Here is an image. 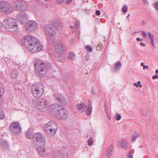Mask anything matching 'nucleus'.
Returning a JSON list of instances; mask_svg holds the SVG:
<instances>
[{
    "instance_id": "obj_1",
    "label": "nucleus",
    "mask_w": 158,
    "mask_h": 158,
    "mask_svg": "<svg viewBox=\"0 0 158 158\" xmlns=\"http://www.w3.org/2000/svg\"><path fill=\"white\" fill-rule=\"evenodd\" d=\"M23 42L27 48L33 52H38L42 48L41 43L36 38L28 35L24 37Z\"/></svg>"
},
{
    "instance_id": "obj_2",
    "label": "nucleus",
    "mask_w": 158,
    "mask_h": 158,
    "mask_svg": "<svg viewBox=\"0 0 158 158\" xmlns=\"http://www.w3.org/2000/svg\"><path fill=\"white\" fill-rule=\"evenodd\" d=\"M33 63L36 73L40 77H44L46 73L47 68L46 64L38 58L34 59Z\"/></svg>"
},
{
    "instance_id": "obj_3",
    "label": "nucleus",
    "mask_w": 158,
    "mask_h": 158,
    "mask_svg": "<svg viewBox=\"0 0 158 158\" xmlns=\"http://www.w3.org/2000/svg\"><path fill=\"white\" fill-rule=\"evenodd\" d=\"M2 25L8 31H12L17 28L16 20L10 17H5L2 22Z\"/></svg>"
},
{
    "instance_id": "obj_4",
    "label": "nucleus",
    "mask_w": 158,
    "mask_h": 158,
    "mask_svg": "<svg viewBox=\"0 0 158 158\" xmlns=\"http://www.w3.org/2000/svg\"><path fill=\"white\" fill-rule=\"evenodd\" d=\"M50 102L45 98L40 99L35 105V107L40 111L45 112L51 106Z\"/></svg>"
},
{
    "instance_id": "obj_5",
    "label": "nucleus",
    "mask_w": 158,
    "mask_h": 158,
    "mask_svg": "<svg viewBox=\"0 0 158 158\" xmlns=\"http://www.w3.org/2000/svg\"><path fill=\"white\" fill-rule=\"evenodd\" d=\"M31 91L34 97L36 98H40L44 93V85L41 83L34 85L31 87Z\"/></svg>"
},
{
    "instance_id": "obj_6",
    "label": "nucleus",
    "mask_w": 158,
    "mask_h": 158,
    "mask_svg": "<svg viewBox=\"0 0 158 158\" xmlns=\"http://www.w3.org/2000/svg\"><path fill=\"white\" fill-rule=\"evenodd\" d=\"M12 6L6 2H2L0 3V10L1 12L7 14L11 13L13 11Z\"/></svg>"
},
{
    "instance_id": "obj_7",
    "label": "nucleus",
    "mask_w": 158,
    "mask_h": 158,
    "mask_svg": "<svg viewBox=\"0 0 158 158\" xmlns=\"http://www.w3.org/2000/svg\"><path fill=\"white\" fill-rule=\"evenodd\" d=\"M56 124L53 122H49L46 123L45 126V132L50 135H54L56 131Z\"/></svg>"
},
{
    "instance_id": "obj_8",
    "label": "nucleus",
    "mask_w": 158,
    "mask_h": 158,
    "mask_svg": "<svg viewBox=\"0 0 158 158\" xmlns=\"http://www.w3.org/2000/svg\"><path fill=\"white\" fill-rule=\"evenodd\" d=\"M33 138L40 145H44L46 144V138L45 135L42 133L39 132L35 133Z\"/></svg>"
},
{
    "instance_id": "obj_9",
    "label": "nucleus",
    "mask_w": 158,
    "mask_h": 158,
    "mask_svg": "<svg viewBox=\"0 0 158 158\" xmlns=\"http://www.w3.org/2000/svg\"><path fill=\"white\" fill-rule=\"evenodd\" d=\"M14 7L17 9L21 10H24L27 9L28 5L27 4L21 0H17L14 2Z\"/></svg>"
},
{
    "instance_id": "obj_10",
    "label": "nucleus",
    "mask_w": 158,
    "mask_h": 158,
    "mask_svg": "<svg viewBox=\"0 0 158 158\" xmlns=\"http://www.w3.org/2000/svg\"><path fill=\"white\" fill-rule=\"evenodd\" d=\"M25 28L26 30L31 31L36 29L38 28V25L35 21H29L25 24Z\"/></svg>"
},
{
    "instance_id": "obj_11",
    "label": "nucleus",
    "mask_w": 158,
    "mask_h": 158,
    "mask_svg": "<svg viewBox=\"0 0 158 158\" xmlns=\"http://www.w3.org/2000/svg\"><path fill=\"white\" fill-rule=\"evenodd\" d=\"M10 128L11 131L16 134L21 132V128L18 122L12 123L10 126Z\"/></svg>"
},
{
    "instance_id": "obj_12",
    "label": "nucleus",
    "mask_w": 158,
    "mask_h": 158,
    "mask_svg": "<svg viewBox=\"0 0 158 158\" xmlns=\"http://www.w3.org/2000/svg\"><path fill=\"white\" fill-rule=\"evenodd\" d=\"M56 114L59 118L62 119H65L68 116L67 111L64 108L57 110Z\"/></svg>"
},
{
    "instance_id": "obj_13",
    "label": "nucleus",
    "mask_w": 158,
    "mask_h": 158,
    "mask_svg": "<svg viewBox=\"0 0 158 158\" xmlns=\"http://www.w3.org/2000/svg\"><path fill=\"white\" fill-rule=\"evenodd\" d=\"M55 49L58 53L63 54L65 52V47L61 42H58L56 43Z\"/></svg>"
},
{
    "instance_id": "obj_14",
    "label": "nucleus",
    "mask_w": 158,
    "mask_h": 158,
    "mask_svg": "<svg viewBox=\"0 0 158 158\" xmlns=\"http://www.w3.org/2000/svg\"><path fill=\"white\" fill-rule=\"evenodd\" d=\"M45 145H40L37 148L38 152L39 155L42 157H44L46 156L45 147Z\"/></svg>"
},
{
    "instance_id": "obj_15",
    "label": "nucleus",
    "mask_w": 158,
    "mask_h": 158,
    "mask_svg": "<svg viewBox=\"0 0 158 158\" xmlns=\"http://www.w3.org/2000/svg\"><path fill=\"white\" fill-rule=\"evenodd\" d=\"M51 30V28H50V29H48V30L49 31V34H47L46 35L47 41L49 44H51V40H52V37L56 34L55 31L53 30V32H52L51 31H50Z\"/></svg>"
},
{
    "instance_id": "obj_16",
    "label": "nucleus",
    "mask_w": 158,
    "mask_h": 158,
    "mask_svg": "<svg viewBox=\"0 0 158 158\" xmlns=\"http://www.w3.org/2000/svg\"><path fill=\"white\" fill-rule=\"evenodd\" d=\"M147 34L148 35L149 39L150 40V42L152 46L154 47H155V36L153 34H152L150 32H148Z\"/></svg>"
},
{
    "instance_id": "obj_17",
    "label": "nucleus",
    "mask_w": 158,
    "mask_h": 158,
    "mask_svg": "<svg viewBox=\"0 0 158 158\" xmlns=\"http://www.w3.org/2000/svg\"><path fill=\"white\" fill-rule=\"evenodd\" d=\"M55 98L58 101L63 104L65 102V100L60 94H55Z\"/></svg>"
},
{
    "instance_id": "obj_18",
    "label": "nucleus",
    "mask_w": 158,
    "mask_h": 158,
    "mask_svg": "<svg viewBox=\"0 0 158 158\" xmlns=\"http://www.w3.org/2000/svg\"><path fill=\"white\" fill-rule=\"evenodd\" d=\"M114 149V146L113 144H111L109 148L107 149L106 152V156L107 158L110 157Z\"/></svg>"
},
{
    "instance_id": "obj_19",
    "label": "nucleus",
    "mask_w": 158,
    "mask_h": 158,
    "mask_svg": "<svg viewBox=\"0 0 158 158\" xmlns=\"http://www.w3.org/2000/svg\"><path fill=\"white\" fill-rule=\"evenodd\" d=\"M77 109L79 110H82L83 111L85 108V104L84 102H82L77 106Z\"/></svg>"
},
{
    "instance_id": "obj_20",
    "label": "nucleus",
    "mask_w": 158,
    "mask_h": 158,
    "mask_svg": "<svg viewBox=\"0 0 158 158\" xmlns=\"http://www.w3.org/2000/svg\"><path fill=\"white\" fill-rule=\"evenodd\" d=\"M92 110V106L91 103L90 102H89L88 107L86 110V114L88 116L90 115Z\"/></svg>"
},
{
    "instance_id": "obj_21",
    "label": "nucleus",
    "mask_w": 158,
    "mask_h": 158,
    "mask_svg": "<svg viewBox=\"0 0 158 158\" xmlns=\"http://www.w3.org/2000/svg\"><path fill=\"white\" fill-rule=\"evenodd\" d=\"M33 133L29 131H27L26 133L25 136L26 137L27 139H31L33 137L32 135Z\"/></svg>"
},
{
    "instance_id": "obj_22",
    "label": "nucleus",
    "mask_w": 158,
    "mask_h": 158,
    "mask_svg": "<svg viewBox=\"0 0 158 158\" xmlns=\"http://www.w3.org/2000/svg\"><path fill=\"white\" fill-rule=\"evenodd\" d=\"M18 73L17 71H13L11 73V77L13 79L16 78L18 76Z\"/></svg>"
},
{
    "instance_id": "obj_23",
    "label": "nucleus",
    "mask_w": 158,
    "mask_h": 158,
    "mask_svg": "<svg viewBox=\"0 0 158 158\" xmlns=\"http://www.w3.org/2000/svg\"><path fill=\"white\" fill-rule=\"evenodd\" d=\"M140 135V133L133 134L131 138L132 141L133 142L135 141L136 140L137 138Z\"/></svg>"
},
{
    "instance_id": "obj_24",
    "label": "nucleus",
    "mask_w": 158,
    "mask_h": 158,
    "mask_svg": "<svg viewBox=\"0 0 158 158\" xmlns=\"http://www.w3.org/2000/svg\"><path fill=\"white\" fill-rule=\"evenodd\" d=\"M128 142L126 141H124L121 143V146L124 149H127L128 148Z\"/></svg>"
},
{
    "instance_id": "obj_25",
    "label": "nucleus",
    "mask_w": 158,
    "mask_h": 158,
    "mask_svg": "<svg viewBox=\"0 0 158 158\" xmlns=\"http://www.w3.org/2000/svg\"><path fill=\"white\" fill-rule=\"evenodd\" d=\"M2 146V147L3 149L6 150L8 148V145L7 142L2 141L1 143Z\"/></svg>"
},
{
    "instance_id": "obj_26",
    "label": "nucleus",
    "mask_w": 158,
    "mask_h": 158,
    "mask_svg": "<svg viewBox=\"0 0 158 158\" xmlns=\"http://www.w3.org/2000/svg\"><path fill=\"white\" fill-rule=\"evenodd\" d=\"M121 66V64L120 62H118L117 63L114 67V69H116V70H117L118 69H119Z\"/></svg>"
},
{
    "instance_id": "obj_27",
    "label": "nucleus",
    "mask_w": 158,
    "mask_h": 158,
    "mask_svg": "<svg viewBox=\"0 0 158 158\" xmlns=\"http://www.w3.org/2000/svg\"><path fill=\"white\" fill-rule=\"evenodd\" d=\"M4 91L3 86L0 84V97L2 96Z\"/></svg>"
},
{
    "instance_id": "obj_28",
    "label": "nucleus",
    "mask_w": 158,
    "mask_h": 158,
    "mask_svg": "<svg viewBox=\"0 0 158 158\" xmlns=\"http://www.w3.org/2000/svg\"><path fill=\"white\" fill-rule=\"evenodd\" d=\"M4 116L5 114L2 108H0V119H3Z\"/></svg>"
},
{
    "instance_id": "obj_29",
    "label": "nucleus",
    "mask_w": 158,
    "mask_h": 158,
    "mask_svg": "<svg viewBox=\"0 0 158 158\" xmlns=\"http://www.w3.org/2000/svg\"><path fill=\"white\" fill-rule=\"evenodd\" d=\"M88 145L90 146L93 144V140L92 138H90L87 141Z\"/></svg>"
},
{
    "instance_id": "obj_30",
    "label": "nucleus",
    "mask_w": 158,
    "mask_h": 158,
    "mask_svg": "<svg viewBox=\"0 0 158 158\" xmlns=\"http://www.w3.org/2000/svg\"><path fill=\"white\" fill-rule=\"evenodd\" d=\"M69 57L70 59L73 60L75 57V55L73 52H71L69 53Z\"/></svg>"
},
{
    "instance_id": "obj_31",
    "label": "nucleus",
    "mask_w": 158,
    "mask_h": 158,
    "mask_svg": "<svg viewBox=\"0 0 158 158\" xmlns=\"http://www.w3.org/2000/svg\"><path fill=\"white\" fill-rule=\"evenodd\" d=\"M141 82L140 81H138L137 82V83H134V85L136 86L137 87H142V85L140 84Z\"/></svg>"
},
{
    "instance_id": "obj_32",
    "label": "nucleus",
    "mask_w": 158,
    "mask_h": 158,
    "mask_svg": "<svg viewBox=\"0 0 158 158\" xmlns=\"http://www.w3.org/2000/svg\"><path fill=\"white\" fill-rule=\"evenodd\" d=\"M18 16L23 18L26 17V14L24 12H21L18 14Z\"/></svg>"
},
{
    "instance_id": "obj_33",
    "label": "nucleus",
    "mask_w": 158,
    "mask_h": 158,
    "mask_svg": "<svg viewBox=\"0 0 158 158\" xmlns=\"http://www.w3.org/2000/svg\"><path fill=\"white\" fill-rule=\"evenodd\" d=\"M55 29L57 30H59L62 29V27L60 24L57 25H55Z\"/></svg>"
},
{
    "instance_id": "obj_34",
    "label": "nucleus",
    "mask_w": 158,
    "mask_h": 158,
    "mask_svg": "<svg viewBox=\"0 0 158 158\" xmlns=\"http://www.w3.org/2000/svg\"><path fill=\"white\" fill-rule=\"evenodd\" d=\"M85 48L87 51L89 52H91L92 50V49L91 46L89 45H87L85 47Z\"/></svg>"
},
{
    "instance_id": "obj_35",
    "label": "nucleus",
    "mask_w": 158,
    "mask_h": 158,
    "mask_svg": "<svg viewBox=\"0 0 158 158\" xmlns=\"http://www.w3.org/2000/svg\"><path fill=\"white\" fill-rule=\"evenodd\" d=\"M122 11L124 13L127 12V7L126 6H124L122 7Z\"/></svg>"
},
{
    "instance_id": "obj_36",
    "label": "nucleus",
    "mask_w": 158,
    "mask_h": 158,
    "mask_svg": "<svg viewBox=\"0 0 158 158\" xmlns=\"http://www.w3.org/2000/svg\"><path fill=\"white\" fill-rule=\"evenodd\" d=\"M154 6L155 9L158 11V1H156L154 3Z\"/></svg>"
},
{
    "instance_id": "obj_37",
    "label": "nucleus",
    "mask_w": 158,
    "mask_h": 158,
    "mask_svg": "<svg viewBox=\"0 0 158 158\" xmlns=\"http://www.w3.org/2000/svg\"><path fill=\"white\" fill-rule=\"evenodd\" d=\"M115 119L117 120H120L121 118V116L119 114H117L115 115Z\"/></svg>"
},
{
    "instance_id": "obj_38",
    "label": "nucleus",
    "mask_w": 158,
    "mask_h": 158,
    "mask_svg": "<svg viewBox=\"0 0 158 158\" xmlns=\"http://www.w3.org/2000/svg\"><path fill=\"white\" fill-rule=\"evenodd\" d=\"M141 34L144 37L146 38L147 37V34L144 31H141Z\"/></svg>"
},
{
    "instance_id": "obj_39",
    "label": "nucleus",
    "mask_w": 158,
    "mask_h": 158,
    "mask_svg": "<svg viewBox=\"0 0 158 158\" xmlns=\"http://www.w3.org/2000/svg\"><path fill=\"white\" fill-rule=\"evenodd\" d=\"M85 59L86 60H88L89 59V54H86L85 56Z\"/></svg>"
},
{
    "instance_id": "obj_40",
    "label": "nucleus",
    "mask_w": 158,
    "mask_h": 158,
    "mask_svg": "<svg viewBox=\"0 0 158 158\" xmlns=\"http://www.w3.org/2000/svg\"><path fill=\"white\" fill-rule=\"evenodd\" d=\"M79 24V22H76L75 23L74 26L75 28H77L78 26V24Z\"/></svg>"
},
{
    "instance_id": "obj_41",
    "label": "nucleus",
    "mask_w": 158,
    "mask_h": 158,
    "mask_svg": "<svg viewBox=\"0 0 158 158\" xmlns=\"http://www.w3.org/2000/svg\"><path fill=\"white\" fill-rule=\"evenodd\" d=\"M106 114L107 117L110 120L111 119V117L109 115V113L107 112H106Z\"/></svg>"
},
{
    "instance_id": "obj_42",
    "label": "nucleus",
    "mask_w": 158,
    "mask_h": 158,
    "mask_svg": "<svg viewBox=\"0 0 158 158\" xmlns=\"http://www.w3.org/2000/svg\"><path fill=\"white\" fill-rule=\"evenodd\" d=\"M73 0H67L66 3L67 4H69L72 2Z\"/></svg>"
},
{
    "instance_id": "obj_43",
    "label": "nucleus",
    "mask_w": 158,
    "mask_h": 158,
    "mask_svg": "<svg viewBox=\"0 0 158 158\" xmlns=\"http://www.w3.org/2000/svg\"><path fill=\"white\" fill-rule=\"evenodd\" d=\"M96 15H99L100 14V12L99 10H97L96 12Z\"/></svg>"
},
{
    "instance_id": "obj_44",
    "label": "nucleus",
    "mask_w": 158,
    "mask_h": 158,
    "mask_svg": "<svg viewBox=\"0 0 158 158\" xmlns=\"http://www.w3.org/2000/svg\"><path fill=\"white\" fill-rule=\"evenodd\" d=\"M143 69L145 70V69H147L148 68V67L147 65H143Z\"/></svg>"
},
{
    "instance_id": "obj_45",
    "label": "nucleus",
    "mask_w": 158,
    "mask_h": 158,
    "mask_svg": "<svg viewBox=\"0 0 158 158\" xmlns=\"http://www.w3.org/2000/svg\"><path fill=\"white\" fill-rule=\"evenodd\" d=\"M152 78L153 79L157 78H158V75H154L152 77Z\"/></svg>"
},
{
    "instance_id": "obj_46",
    "label": "nucleus",
    "mask_w": 158,
    "mask_h": 158,
    "mask_svg": "<svg viewBox=\"0 0 158 158\" xmlns=\"http://www.w3.org/2000/svg\"><path fill=\"white\" fill-rule=\"evenodd\" d=\"M140 44V45L142 46L145 47L146 46L145 44L141 42Z\"/></svg>"
},
{
    "instance_id": "obj_47",
    "label": "nucleus",
    "mask_w": 158,
    "mask_h": 158,
    "mask_svg": "<svg viewBox=\"0 0 158 158\" xmlns=\"http://www.w3.org/2000/svg\"><path fill=\"white\" fill-rule=\"evenodd\" d=\"M136 40L138 41H142L143 40V39H140L139 38H136Z\"/></svg>"
},
{
    "instance_id": "obj_48",
    "label": "nucleus",
    "mask_w": 158,
    "mask_h": 158,
    "mask_svg": "<svg viewBox=\"0 0 158 158\" xmlns=\"http://www.w3.org/2000/svg\"><path fill=\"white\" fill-rule=\"evenodd\" d=\"M129 158H133V156L131 155L130 152H129Z\"/></svg>"
},
{
    "instance_id": "obj_49",
    "label": "nucleus",
    "mask_w": 158,
    "mask_h": 158,
    "mask_svg": "<svg viewBox=\"0 0 158 158\" xmlns=\"http://www.w3.org/2000/svg\"><path fill=\"white\" fill-rule=\"evenodd\" d=\"M143 2L145 3H148V1H147V0H143Z\"/></svg>"
},
{
    "instance_id": "obj_50",
    "label": "nucleus",
    "mask_w": 158,
    "mask_h": 158,
    "mask_svg": "<svg viewBox=\"0 0 158 158\" xmlns=\"http://www.w3.org/2000/svg\"><path fill=\"white\" fill-rule=\"evenodd\" d=\"M130 14H128L127 15V19H129V17H130Z\"/></svg>"
},
{
    "instance_id": "obj_51",
    "label": "nucleus",
    "mask_w": 158,
    "mask_h": 158,
    "mask_svg": "<svg viewBox=\"0 0 158 158\" xmlns=\"http://www.w3.org/2000/svg\"><path fill=\"white\" fill-rule=\"evenodd\" d=\"M140 65L142 66H143V65H144L143 63H141L140 64Z\"/></svg>"
},
{
    "instance_id": "obj_52",
    "label": "nucleus",
    "mask_w": 158,
    "mask_h": 158,
    "mask_svg": "<svg viewBox=\"0 0 158 158\" xmlns=\"http://www.w3.org/2000/svg\"><path fill=\"white\" fill-rule=\"evenodd\" d=\"M155 72H156V73H158V69H156V70Z\"/></svg>"
},
{
    "instance_id": "obj_53",
    "label": "nucleus",
    "mask_w": 158,
    "mask_h": 158,
    "mask_svg": "<svg viewBox=\"0 0 158 158\" xmlns=\"http://www.w3.org/2000/svg\"><path fill=\"white\" fill-rule=\"evenodd\" d=\"M71 27L72 28H73V27H72V26H71Z\"/></svg>"
},
{
    "instance_id": "obj_54",
    "label": "nucleus",
    "mask_w": 158,
    "mask_h": 158,
    "mask_svg": "<svg viewBox=\"0 0 158 158\" xmlns=\"http://www.w3.org/2000/svg\"><path fill=\"white\" fill-rule=\"evenodd\" d=\"M1 25V23H0V25Z\"/></svg>"
}]
</instances>
